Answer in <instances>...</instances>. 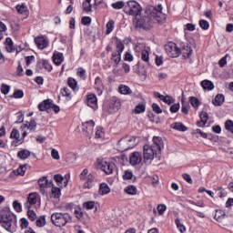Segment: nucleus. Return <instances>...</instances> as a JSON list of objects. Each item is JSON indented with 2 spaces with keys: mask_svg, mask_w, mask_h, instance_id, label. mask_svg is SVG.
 I'll return each mask as SVG.
<instances>
[{
  "mask_svg": "<svg viewBox=\"0 0 233 233\" xmlns=\"http://www.w3.org/2000/svg\"><path fill=\"white\" fill-rule=\"evenodd\" d=\"M134 176V174L132 173V171H125V174L123 175V178L124 179H130L132 177Z\"/></svg>",
  "mask_w": 233,
  "mask_h": 233,
  "instance_id": "nucleus-64",
  "label": "nucleus"
},
{
  "mask_svg": "<svg viewBox=\"0 0 233 233\" xmlns=\"http://www.w3.org/2000/svg\"><path fill=\"white\" fill-rule=\"evenodd\" d=\"M111 6L115 10H121V8H125L126 5H125V2L118 1V2L111 4Z\"/></svg>",
  "mask_w": 233,
  "mask_h": 233,
  "instance_id": "nucleus-37",
  "label": "nucleus"
},
{
  "mask_svg": "<svg viewBox=\"0 0 233 233\" xmlns=\"http://www.w3.org/2000/svg\"><path fill=\"white\" fill-rule=\"evenodd\" d=\"M61 95L64 96V97H67V101L72 99V95L70 94V89L68 87H64L62 90H61Z\"/></svg>",
  "mask_w": 233,
  "mask_h": 233,
  "instance_id": "nucleus-39",
  "label": "nucleus"
},
{
  "mask_svg": "<svg viewBox=\"0 0 233 233\" xmlns=\"http://www.w3.org/2000/svg\"><path fill=\"white\" fill-rule=\"evenodd\" d=\"M223 103H225V96H223L222 94H218L215 96V99L212 101V104L215 106H221V105H223Z\"/></svg>",
  "mask_w": 233,
  "mask_h": 233,
  "instance_id": "nucleus-21",
  "label": "nucleus"
},
{
  "mask_svg": "<svg viewBox=\"0 0 233 233\" xmlns=\"http://www.w3.org/2000/svg\"><path fill=\"white\" fill-rule=\"evenodd\" d=\"M81 23L86 26V25H90V23H92V18L90 16H84L82 17Z\"/></svg>",
  "mask_w": 233,
  "mask_h": 233,
  "instance_id": "nucleus-62",
  "label": "nucleus"
},
{
  "mask_svg": "<svg viewBox=\"0 0 233 233\" xmlns=\"http://www.w3.org/2000/svg\"><path fill=\"white\" fill-rule=\"evenodd\" d=\"M13 207H14L15 210H16V212H22L23 211V208L21 206V203H18L16 200H15L13 202Z\"/></svg>",
  "mask_w": 233,
  "mask_h": 233,
  "instance_id": "nucleus-55",
  "label": "nucleus"
},
{
  "mask_svg": "<svg viewBox=\"0 0 233 233\" xmlns=\"http://www.w3.org/2000/svg\"><path fill=\"white\" fill-rule=\"evenodd\" d=\"M104 136L105 134L103 133V127H96V137L99 138L103 137Z\"/></svg>",
  "mask_w": 233,
  "mask_h": 233,
  "instance_id": "nucleus-63",
  "label": "nucleus"
},
{
  "mask_svg": "<svg viewBox=\"0 0 233 233\" xmlns=\"http://www.w3.org/2000/svg\"><path fill=\"white\" fill-rule=\"evenodd\" d=\"M76 76H78V77H81V79H86V70L83 69V67L78 68Z\"/></svg>",
  "mask_w": 233,
  "mask_h": 233,
  "instance_id": "nucleus-46",
  "label": "nucleus"
},
{
  "mask_svg": "<svg viewBox=\"0 0 233 233\" xmlns=\"http://www.w3.org/2000/svg\"><path fill=\"white\" fill-rule=\"evenodd\" d=\"M23 96H25V93H23V90H16L13 94V97H15V99H21Z\"/></svg>",
  "mask_w": 233,
  "mask_h": 233,
  "instance_id": "nucleus-58",
  "label": "nucleus"
},
{
  "mask_svg": "<svg viewBox=\"0 0 233 233\" xmlns=\"http://www.w3.org/2000/svg\"><path fill=\"white\" fill-rule=\"evenodd\" d=\"M180 108L179 103L174 104L170 106L169 110L172 114H176V112H178Z\"/></svg>",
  "mask_w": 233,
  "mask_h": 233,
  "instance_id": "nucleus-60",
  "label": "nucleus"
},
{
  "mask_svg": "<svg viewBox=\"0 0 233 233\" xmlns=\"http://www.w3.org/2000/svg\"><path fill=\"white\" fill-rule=\"evenodd\" d=\"M76 159H77L76 153L70 152L66 155V163H76Z\"/></svg>",
  "mask_w": 233,
  "mask_h": 233,
  "instance_id": "nucleus-33",
  "label": "nucleus"
},
{
  "mask_svg": "<svg viewBox=\"0 0 233 233\" xmlns=\"http://www.w3.org/2000/svg\"><path fill=\"white\" fill-rule=\"evenodd\" d=\"M118 90H119L120 94H123L124 96L132 94V89H130V87H128V86L120 85Z\"/></svg>",
  "mask_w": 233,
  "mask_h": 233,
  "instance_id": "nucleus-32",
  "label": "nucleus"
},
{
  "mask_svg": "<svg viewBox=\"0 0 233 233\" xmlns=\"http://www.w3.org/2000/svg\"><path fill=\"white\" fill-rule=\"evenodd\" d=\"M38 185L40 187L41 194L45 195V194H46V188H50V187H54V181L53 180L48 181V178L46 177H42L38 180Z\"/></svg>",
  "mask_w": 233,
  "mask_h": 233,
  "instance_id": "nucleus-9",
  "label": "nucleus"
},
{
  "mask_svg": "<svg viewBox=\"0 0 233 233\" xmlns=\"http://www.w3.org/2000/svg\"><path fill=\"white\" fill-rule=\"evenodd\" d=\"M116 25V22L114 20H110L107 24H106V34H111L112 30H114V25Z\"/></svg>",
  "mask_w": 233,
  "mask_h": 233,
  "instance_id": "nucleus-44",
  "label": "nucleus"
},
{
  "mask_svg": "<svg viewBox=\"0 0 233 233\" xmlns=\"http://www.w3.org/2000/svg\"><path fill=\"white\" fill-rule=\"evenodd\" d=\"M141 59L142 61H145V63H148L149 59H150V55L148 54V50H142L141 52Z\"/></svg>",
  "mask_w": 233,
  "mask_h": 233,
  "instance_id": "nucleus-42",
  "label": "nucleus"
},
{
  "mask_svg": "<svg viewBox=\"0 0 233 233\" xmlns=\"http://www.w3.org/2000/svg\"><path fill=\"white\" fill-rule=\"evenodd\" d=\"M144 152H143V157H144V163L146 165H150L152 161H154V158L157 154H159L156 148L150 145H145L144 146Z\"/></svg>",
  "mask_w": 233,
  "mask_h": 233,
  "instance_id": "nucleus-6",
  "label": "nucleus"
},
{
  "mask_svg": "<svg viewBox=\"0 0 233 233\" xmlns=\"http://www.w3.org/2000/svg\"><path fill=\"white\" fill-rule=\"evenodd\" d=\"M30 156V151L28 149H23L17 152V157L19 159H28V157Z\"/></svg>",
  "mask_w": 233,
  "mask_h": 233,
  "instance_id": "nucleus-28",
  "label": "nucleus"
},
{
  "mask_svg": "<svg viewBox=\"0 0 233 233\" xmlns=\"http://www.w3.org/2000/svg\"><path fill=\"white\" fill-rule=\"evenodd\" d=\"M153 147L154 148H156V151L158 154H161V149L165 148V144L163 143V138H161L160 137H153Z\"/></svg>",
  "mask_w": 233,
  "mask_h": 233,
  "instance_id": "nucleus-17",
  "label": "nucleus"
},
{
  "mask_svg": "<svg viewBox=\"0 0 233 233\" xmlns=\"http://www.w3.org/2000/svg\"><path fill=\"white\" fill-rule=\"evenodd\" d=\"M190 105L193 106L194 108H199V99L196 96H190Z\"/></svg>",
  "mask_w": 233,
  "mask_h": 233,
  "instance_id": "nucleus-45",
  "label": "nucleus"
},
{
  "mask_svg": "<svg viewBox=\"0 0 233 233\" xmlns=\"http://www.w3.org/2000/svg\"><path fill=\"white\" fill-rule=\"evenodd\" d=\"M53 61H54L55 65L59 66V65H61V63H63V61H65V56H63V53H60V52L54 53Z\"/></svg>",
  "mask_w": 233,
  "mask_h": 233,
  "instance_id": "nucleus-18",
  "label": "nucleus"
},
{
  "mask_svg": "<svg viewBox=\"0 0 233 233\" xmlns=\"http://www.w3.org/2000/svg\"><path fill=\"white\" fill-rule=\"evenodd\" d=\"M157 212L160 216H163L165 214V210H167V206L165 204H159L157 208Z\"/></svg>",
  "mask_w": 233,
  "mask_h": 233,
  "instance_id": "nucleus-51",
  "label": "nucleus"
},
{
  "mask_svg": "<svg viewBox=\"0 0 233 233\" xmlns=\"http://www.w3.org/2000/svg\"><path fill=\"white\" fill-rule=\"evenodd\" d=\"M160 101H163L164 103H166L167 105H172V103H174V99L172 97H170L169 96H159Z\"/></svg>",
  "mask_w": 233,
  "mask_h": 233,
  "instance_id": "nucleus-43",
  "label": "nucleus"
},
{
  "mask_svg": "<svg viewBox=\"0 0 233 233\" xmlns=\"http://www.w3.org/2000/svg\"><path fill=\"white\" fill-rule=\"evenodd\" d=\"M37 193H30L27 197V201L24 204V208L26 210H30L32 208L33 205H35L37 203V198H38Z\"/></svg>",
  "mask_w": 233,
  "mask_h": 233,
  "instance_id": "nucleus-11",
  "label": "nucleus"
},
{
  "mask_svg": "<svg viewBox=\"0 0 233 233\" xmlns=\"http://www.w3.org/2000/svg\"><path fill=\"white\" fill-rule=\"evenodd\" d=\"M226 217H227V214L225 213V211L218 209V210H216L214 219H216V221H218V223H223Z\"/></svg>",
  "mask_w": 233,
  "mask_h": 233,
  "instance_id": "nucleus-19",
  "label": "nucleus"
},
{
  "mask_svg": "<svg viewBox=\"0 0 233 233\" xmlns=\"http://www.w3.org/2000/svg\"><path fill=\"white\" fill-rule=\"evenodd\" d=\"M111 61H114L116 65H119V63H121V54L116 53V51L113 52L111 56Z\"/></svg>",
  "mask_w": 233,
  "mask_h": 233,
  "instance_id": "nucleus-34",
  "label": "nucleus"
},
{
  "mask_svg": "<svg viewBox=\"0 0 233 233\" xmlns=\"http://www.w3.org/2000/svg\"><path fill=\"white\" fill-rule=\"evenodd\" d=\"M0 225L9 233H15L17 230V220H14V215H12V213L2 215Z\"/></svg>",
  "mask_w": 233,
  "mask_h": 233,
  "instance_id": "nucleus-2",
  "label": "nucleus"
},
{
  "mask_svg": "<svg viewBox=\"0 0 233 233\" xmlns=\"http://www.w3.org/2000/svg\"><path fill=\"white\" fill-rule=\"evenodd\" d=\"M152 108H153V112H155L156 114H162L163 113V109H161V107H159V105L154 103L152 105Z\"/></svg>",
  "mask_w": 233,
  "mask_h": 233,
  "instance_id": "nucleus-56",
  "label": "nucleus"
},
{
  "mask_svg": "<svg viewBox=\"0 0 233 233\" xmlns=\"http://www.w3.org/2000/svg\"><path fill=\"white\" fill-rule=\"evenodd\" d=\"M16 10L18 14H25V12H26V6L25 4H22L21 5H16Z\"/></svg>",
  "mask_w": 233,
  "mask_h": 233,
  "instance_id": "nucleus-59",
  "label": "nucleus"
},
{
  "mask_svg": "<svg viewBox=\"0 0 233 233\" xmlns=\"http://www.w3.org/2000/svg\"><path fill=\"white\" fill-rule=\"evenodd\" d=\"M165 50L168 57H179L181 56V48L174 42H169L165 46Z\"/></svg>",
  "mask_w": 233,
  "mask_h": 233,
  "instance_id": "nucleus-7",
  "label": "nucleus"
},
{
  "mask_svg": "<svg viewBox=\"0 0 233 233\" xmlns=\"http://www.w3.org/2000/svg\"><path fill=\"white\" fill-rule=\"evenodd\" d=\"M181 53L183 55V57L188 59V57L192 56V47H190L189 46H186L182 48Z\"/></svg>",
  "mask_w": 233,
  "mask_h": 233,
  "instance_id": "nucleus-27",
  "label": "nucleus"
},
{
  "mask_svg": "<svg viewBox=\"0 0 233 233\" xmlns=\"http://www.w3.org/2000/svg\"><path fill=\"white\" fill-rule=\"evenodd\" d=\"M35 43L39 50H45L48 46V40L45 36L35 37Z\"/></svg>",
  "mask_w": 233,
  "mask_h": 233,
  "instance_id": "nucleus-16",
  "label": "nucleus"
},
{
  "mask_svg": "<svg viewBox=\"0 0 233 233\" xmlns=\"http://www.w3.org/2000/svg\"><path fill=\"white\" fill-rule=\"evenodd\" d=\"M86 104L87 106L92 108L93 110H97V96L94 94H89L86 96Z\"/></svg>",
  "mask_w": 233,
  "mask_h": 233,
  "instance_id": "nucleus-12",
  "label": "nucleus"
},
{
  "mask_svg": "<svg viewBox=\"0 0 233 233\" xmlns=\"http://www.w3.org/2000/svg\"><path fill=\"white\" fill-rule=\"evenodd\" d=\"M25 172H26V165L20 166V167L17 168V174H18V176H25Z\"/></svg>",
  "mask_w": 233,
  "mask_h": 233,
  "instance_id": "nucleus-57",
  "label": "nucleus"
},
{
  "mask_svg": "<svg viewBox=\"0 0 233 233\" xmlns=\"http://www.w3.org/2000/svg\"><path fill=\"white\" fill-rule=\"evenodd\" d=\"M83 132H86V136H90L94 133V127H96V122L94 120L86 121L82 124Z\"/></svg>",
  "mask_w": 233,
  "mask_h": 233,
  "instance_id": "nucleus-15",
  "label": "nucleus"
},
{
  "mask_svg": "<svg viewBox=\"0 0 233 233\" xmlns=\"http://www.w3.org/2000/svg\"><path fill=\"white\" fill-rule=\"evenodd\" d=\"M136 145H137V141H136V137H126L118 141L120 152H127V150L134 148Z\"/></svg>",
  "mask_w": 233,
  "mask_h": 233,
  "instance_id": "nucleus-5",
  "label": "nucleus"
},
{
  "mask_svg": "<svg viewBox=\"0 0 233 233\" xmlns=\"http://www.w3.org/2000/svg\"><path fill=\"white\" fill-rule=\"evenodd\" d=\"M187 203L190 205H195V207H200V208H203L205 207V202L203 200L195 202L194 200H187Z\"/></svg>",
  "mask_w": 233,
  "mask_h": 233,
  "instance_id": "nucleus-49",
  "label": "nucleus"
},
{
  "mask_svg": "<svg viewBox=\"0 0 233 233\" xmlns=\"http://www.w3.org/2000/svg\"><path fill=\"white\" fill-rule=\"evenodd\" d=\"M124 191L126 194H128V196H136L137 194V187L136 186H127L125 187Z\"/></svg>",
  "mask_w": 233,
  "mask_h": 233,
  "instance_id": "nucleus-24",
  "label": "nucleus"
},
{
  "mask_svg": "<svg viewBox=\"0 0 233 233\" xmlns=\"http://www.w3.org/2000/svg\"><path fill=\"white\" fill-rule=\"evenodd\" d=\"M5 48L7 50V52H15V48L14 47V42L12 41V38L7 37L5 39Z\"/></svg>",
  "mask_w": 233,
  "mask_h": 233,
  "instance_id": "nucleus-26",
  "label": "nucleus"
},
{
  "mask_svg": "<svg viewBox=\"0 0 233 233\" xmlns=\"http://www.w3.org/2000/svg\"><path fill=\"white\" fill-rule=\"evenodd\" d=\"M46 225V216L42 215L40 216L39 219L36 220L37 227H45Z\"/></svg>",
  "mask_w": 233,
  "mask_h": 233,
  "instance_id": "nucleus-41",
  "label": "nucleus"
},
{
  "mask_svg": "<svg viewBox=\"0 0 233 233\" xmlns=\"http://www.w3.org/2000/svg\"><path fill=\"white\" fill-rule=\"evenodd\" d=\"M201 86L204 90H214V83L210 80H203L201 82Z\"/></svg>",
  "mask_w": 233,
  "mask_h": 233,
  "instance_id": "nucleus-23",
  "label": "nucleus"
},
{
  "mask_svg": "<svg viewBox=\"0 0 233 233\" xmlns=\"http://www.w3.org/2000/svg\"><path fill=\"white\" fill-rule=\"evenodd\" d=\"M105 108L109 114H114L121 108V102H119L117 98L112 97L109 103L105 106Z\"/></svg>",
  "mask_w": 233,
  "mask_h": 233,
  "instance_id": "nucleus-8",
  "label": "nucleus"
},
{
  "mask_svg": "<svg viewBox=\"0 0 233 233\" xmlns=\"http://www.w3.org/2000/svg\"><path fill=\"white\" fill-rule=\"evenodd\" d=\"M95 85L96 86V90L98 91V96H101V94H103V90L101 89V78L99 76H97L95 80Z\"/></svg>",
  "mask_w": 233,
  "mask_h": 233,
  "instance_id": "nucleus-40",
  "label": "nucleus"
},
{
  "mask_svg": "<svg viewBox=\"0 0 233 233\" xmlns=\"http://www.w3.org/2000/svg\"><path fill=\"white\" fill-rule=\"evenodd\" d=\"M156 17H163V5H148L146 8L142 16L140 15V16H135L133 18V25L135 28H143V30H150V26H152V21H154Z\"/></svg>",
  "mask_w": 233,
  "mask_h": 233,
  "instance_id": "nucleus-1",
  "label": "nucleus"
},
{
  "mask_svg": "<svg viewBox=\"0 0 233 233\" xmlns=\"http://www.w3.org/2000/svg\"><path fill=\"white\" fill-rule=\"evenodd\" d=\"M1 92L5 96H6V94H8V92H10V86H8L6 84H2V86H1Z\"/></svg>",
  "mask_w": 233,
  "mask_h": 233,
  "instance_id": "nucleus-53",
  "label": "nucleus"
},
{
  "mask_svg": "<svg viewBox=\"0 0 233 233\" xmlns=\"http://www.w3.org/2000/svg\"><path fill=\"white\" fill-rule=\"evenodd\" d=\"M50 106H52V102H50V99H46L38 104V110L45 112V110H48Z\"/></svg>",
  "mask_w": 233,
  "mask_h": 233,
  "instance_id": "nucleus-20",
  "label": "nucleus"
},
{
  "mask_svg": "<svg viewBox=\"0 0 233 233\" xmlns=\"http://www.w3.org/2000/svg\"><path fill=\"white\" fill-rule=\"evenodd\" d=\"M27 216H28L29 219H31L32 221H34L35 219V218H37L35 211H34L32 209L27 210Z\"/></svg>",
  "mask_w": 233,
  "mask_h": 233,
  "instance_id": "nucleus-61",
  "label": "nucleus"
},
{
  "mask_svg": "<svg viewBox=\"0 0 233 233\" xmlns=\"http://www.w3.org/2000/svg\"><path fill=\"white\" fill-rule=\"evenodd\" d=\"M98 194L100 196H105L106 194H110V187L106 183L100 184Z\"/></svg>",
  "mask_w": 233,
  "mask_h": 233,
  "instance_id": "nucleus-22",
  "label": "nucleus"
},
{
  "mask_svg": "<svg viewBox=\"0 0 233 233\" xmlns=\"http://www.w3.org/2000/svg\"><path fill=\"white\" fill-rule=\"evenodd\" d=\"M83 208H86V210H92L94 208H96V210H97V206H96V201L84 202Z\"/></svg>",
  "mask_w": 233,
  "mask_h": 233,
  "instance_id": "nucleus-30",
  "label": "nucleus"
},
{
  "mask_svg": "<svg viewBox=\"0 0 233 233\" xmlns=\"http://www.w3.org/2000/svg\"><path fill=\"white\" fill-rule=\"evenodd\" d=\"M199 26L202 28V30H208L210 24H208V21L207 20H200Z\"/></svg>",
  "mask_w": 233,
  "mask_h": 233,
  "instance_id": "nucleus-48",
  "label": "nucleus"
},
{
  "mask_svg": "<svg viewBox=\"0 0 233 233\" xmlns=\"http://www.w3.org/2000/svg\"><path fill=\"white\" fill-rule=\"evenodd\" d=\"M225 128H226V130H228V132H231V134H233V121L232 120L226 121Z\"/></svg>",
  "mask_w": 233,
  "mask_h": 233,
  "instance_id": "nucleus-50",
  "label": "nucleus"
},
{
  "mask_svg": "<svg viewBox=\"0 0 233 233\" xmlns=\"http://www.w3.org/2000/svg\"><path fill=\"white\" fill-rule=\"evenodd\" d=\"M146 109L147 107L145 102H140L135 107V114H143V112H145Z\"/></svg>",
  "mask_w": 233,
  "mask_h": 233,
  "instance_id": "nucleus-31",
  "label": "nucleus"
},
{
  "mask_svg": "<svg viewBox=\"0 0 233 233\" xmlns=\"http://www.w3.org/2000/svg\"><path fill=\"white\" fill-rule=\"evenodd\" d=\"M51 192H52L53 198H58L61 196V188H59V187H56L53 186Z\"/></svg>",
  "mask_w": 233,
  "mask_h": 233,
  "instance_id": "nucleus-38",
  "label": "nucleus"
},
{
  "mask_svg": "<svg viewBox=\"0 0 233 233\" xmlns=\"http://www.w3.org/2000/svg\"><path fill=\"white\" fill-rule=\"evenodd\" d=\"M175 223L179 232L181 233L187 232V228H185V225L181 224V220H179V218H176Z\"/></svg>",
  "mask_w": 233,
  "mask_h": 233,
  "instance_id": "nucleus-36",
  "label": "nucleus"
},
{
  "mask_svg": "<svg viewBox=\"0 0 233 233\" xmlns=\"http://www.w3.org/2000/svg\"><path fill=\"white\" fill-rule=\"evenodd\" d=\"M123 50H125V45L121 42L116 43V52L117 54H123Z\"/></svg>",
  "mask_w": 233,
  "mask_h": 233,
  "instance_id": "nucleus-52",
  "label": "nucleus"
},
{
  "mask_svg": "<svg viewBox=\"0 0 233 233\" xmlns=\"http://www.w3.org/2000/svg\"><path fill=\"white\" fill-rule=\"evenodd\" d=\"M67 85L75 92H76V90H79V87L77 86V81L75 78L69 77L67 79Z\"/></svg>",
  "mask_w": 233,
  "mask_h": 233,
  "instance_id": "nucleus-29",
  "label": "nucleus"
},
{
  "mask_svg": "<svg viewBox=\"0 0 233 233\" xmlns=\"http://www.w3.org/2000/svg\"><path fill=\"white\" fill-rule=\"evenodd\" d=\"M124 12L127 15H132L133 17L141 16V13L143 12V7L139 4V2L136 0H129L126 3L124 7Z\"/></svg>",
  "mask_w": 233,
  "mask_h": 233,
  "instance_id": "nucleus-3",
  "label": "nucleus"
},
{
  "mask_svg": "<svg viewBox=\"0 0 233 233\" xmlns=\"http://www.w3.org/2000/svg\"><path fill=\"white\" fill-rule=\"evenodd\" d=\"M25 127L31 132H35V128H37V123L35 122V120H31L30 122H26Z\"/></svg>",
  "mask_w": 233,
  "mask_h": 233,
  "instance_id": "nucleus-35",
  "label": "nucleus"
},
{
  "mask_svg": "<svg viewBox=\"0 0 233 233\" xmlns=\"http://www.w3.org/2000/svg\"><path fill=\"white\" fill-rule=\"evenodd\" d=\"M11 139H15V141H13L11 143L12 147H17L18 145H21L24 143V140L20 138L19 130L14 128L10 134Z\"/></svg>",
  "mask_w": 233,
  "mask_h": 233,
  "instance_id": "nucleus-14",
  "label": "nucleus"
},
{
  "mask_svg": "<svg viewBox=\"0 0 233 233\" xmlns=\"http://www.w3.org/2000/svg\"><path fill=\"white\" fill-rule=\"evenodd\" d=\"M172 128L174 130H178V132H187V128L183 123L181 122H176L172 125Z\"/></svg>",
  "mask_w": 233,
  "mask_h": 233,
  "instance_id": "nucleus-25",
  "label": "nucleus"
},
{
  "mask_svg": "<svg viewBox=\"0 0 233 233\" xmlns=\"http://www.w3.org/2000/svg\"><path fill=\"white\" fill-rule=\"evenodd\" d=\"M17 120L15 122L16 125H19L25 121V115L23 113L19 112L16 114Z\"/></svg>",
  "mask_w": 233,
  "mask_h": 233,
  "instance_id": "nucleus-54",
  "label": "nucleus"
},
{
  "mask_svg": "<svg viewBox=\"0 0 233 233\" xmlns=\"http://www.w3.org/2000/svg\"><path fill=\"white\" fill-rule=\"evenodd\" d=\"M143 161V156L139 152H133L129 157V163L133 167L139 165Z\"/></svg>",
  "mask_w": 233,
  "mask_h": 233,
  "instance_id": "nucleus-13",
  "label": "nucleus"
},
{
  "mask_svg": "<svg viewBox=\"0 0 233 233\" xmlns=\"http://www.w3.org/2000/svg\"><path fill=\"white\" fill-rule=\"evenodd\" d=\"M52 223L55 227H65L66 223L72 221V217L68 213H53L51 216Z\"/></svg>",
  "mask_w": 233,
  "mask_h": 233,
  "instance_id": "nucleus-4",
  "label": "nucleus"
},
{
  "mask_svg": "<svg viewBox=\"0 0 233 233\" xmlns=\"http://www.w3.org/2000/svg\"><path fill=\"white\" fill-rule=\"evenodd\" d=\"M86 183L84 185V188H92V175H88L86 179H84Z\"/></svg>",
  "mask_w": 233,
  "mask_h": 233,
  "instance_id": "nucleus-47",
  "label": "nucleus"
},
{
  "mask_svg": "<svg viewBox=\"0 0 233 233\" xmlns=\"http://www.w3.org/2000/svg\"><path fill=\"white\" fill-rule=\"evenodd\" d=\"M97 163L100 167V169L105 172V174H112L114 172V164L105 161V160H97Z\"/></svg>",
  "mask_w": 233,
  "mask_h": 233,
  "instance_id": "nucleus-10",
  "label": "nucleus"
}]
</instances>
